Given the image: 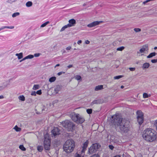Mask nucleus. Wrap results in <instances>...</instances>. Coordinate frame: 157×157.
<instances>
[{"mask_svg": "<svg viewBox=\"0 0 157 157\" xmlns=\"http://www.w3.org/2000/svg\"><path fill=\"white\" fill-rule=\"evenodd\" d=\"M112 121L115 125L118 127L121 132L127 133L129 130V122L123 121L122 117L118 114L112 116Z\"/></svg>", "mask_w": 157, "mask_h": 157, "instance_id": "f257e3e1", "label": "nucleus"}, {"mask_svg": "<svg viewBox=\"0 0 157 157\" xmlns=\"http://www.w3.org/2000/svg\"><path fill=\"white\" fill-rule=\"evenodd\" d=\"M156 135L157 132L154 130L148 128L144 131L142 136L147 141L152 142L156 139Z\"/></svg>", "mask_w": 157, "mask_h": 157, "instance_id": "f03ea898", "label": "nucleus"}, {"mask_svg": "<svg viewBox=\"0 0 157 157\" xmlns=\"http://www.w3.org/2000/svg\"><path fill=\"white\" fill-rule=\"evenodd\" d=\"M75 147V142L72 139L66 141L63 146L64 151L67 153L72 152Z\"/></svg>", "mask_w": 157, "mask_h": 157, "instance_id": "7ed1b4c3", "label": "nucleus"}, {"mask_svg": "<svg viewBox=\"0 0 157 157\" xmlns=\"http://www.w3.org/2000/svg\"><path fill=\"white\" fill-rule=\"evenodd\" d=\"M62 125L66 128L68 131L73 132L75 128V124L70 121L66 120L62 123Z\"/></svg>", "mask_w": 157, "mask_h": 157, "instance_id": "20e7f679", "label": "nucleus"}, {"mask_svg": "<svg viewBox=\"0 0 157 157\" xmlns=\"http://www.w3.org/2000/svg\"><path fill=\"white\" fill-rule=\"evenodd\" d=\"M71 117L72 120L77 123H82L85 121L84 119L80 115L75 113H72L71 115Z\"/></svg>", "mask_w": 157, "mask_h": 157, "instance_id": "39448f33", "label": "nucleus"}, {"mask_svg": "<svg viewBox=\"0 0 157 157\" xmlns=\"http://www.w3.org/2000/svg\"><path fill=\"white\" fill-rule=\"evenodd\" d=\"M51 140L49 138L48 135H45L44 136V147L45 152L47 151H49L50 149Z\"/></svg>", "mask_w": 157, "mask_h": 157, "instance_id": "423d86ee", "label": "nucleus"}, {"mask_svg": "<svg viewBox=\"0 0 157 157\" xmlns=\"http://www.w3.org/2000/svg\"><path fill=\"white\" fill-rule=\"evenodd\" d=\"M100 147V145L97 143L93 144L90 147L88 148L87 154L91 155L95 153Z\"/></svg>", "mask_w": 157, "mask_h": 157, "instance_id": "0eeeda50", "label": "nucleus"}, {"mask_svg": "<svg viewBox=\"0 0 157 157\" xmlns=\"http://www.w3.org/2000/svg\"><path fill=\"white\" fill-rule=\"evenodd\" d=\"M137 121L139 124L141 125L144 122V114L140 110H138L136 112Z\"/></svg>", "mask_w": 157, "mask_h": 157, "instance_id": "6e6552de", "label": "nucleus"}, {"mask_svg": "<svg viewBox=\"0 0 157 157\" xmlns=\"http://www.w3.org/2000/svg\"><path fill=\"white\" fill-rule=\"evenodd\" d=\"M51 133L52 136L56 138L60 134L61 131L58 128L54 127L51 131Z\"/></svg>", "mask_w": 157, "mask_h": 157, "instance_id": "1a4fd4ad", "label": "nucleus"}, {"mask_svg": "<svg viewBox=\"0 0 157 157\" xmlns=\"http://www.w3.org/2000/svg\"><path fill=\"white\" fill-rule=\"evenodd\" d=\"M89 144L88 140H87L85 142L83 143L82 146V149L81 151L82 154H85V152Z\"/></svg>", "mask_w": 157, "mask_h": 157, "instance_id": "9d476101", "label": "nucleus"}, {"mask_svg": "<svg viewBox=\"0 0 157 157\" xmlns=\"http://www.w3.org/2000/svg\"><path fill=\"white\" fill-rule=\"evenodd\" d=\"M102 21H96L88 24L87 25L88 27L89 28H91L94 27L97 25H99L100 23H102Z\"/></svg>", "mask_w": 157, "mask_h": 157, "instance_id": "9b49d317", "label": "nucleus"}, {"mask_svg": "<svg viewBox=\"0 0 157 157\" xmlns=\"http://www.w3.org/2000/svg\"><path fill=\"white\" fill-rule=\"evenodd\" d=\"M68 21L69 23L67 25L69 27L74 26L76 24V21L74 19H71L69 20Z\"/></svg>", "mask_w": 157, "mask_h": 157, "instance_id": "f8f14e48", "label": "nucleus"}, {"mask_svg": "<svg viewBox=\"0 0 157 157\" xmlns=\"http://www.w3.org/2000/svg\"><path fill=\"white\" fill-rule=\"evenodd\" d=\"M148 50V45L147 44H146L143 46L142 48L140 49V52L141 53H144L145 51L146 50L147 51Z\"/></svg>", "mask_w": 157, "mask_h": 157, "instance_id": "ddd939ff", "label": "nucleus"}, {"mask_svg": "<svg viewBox=\"0 0 157 157\" xmlns=\"http://www.w3.org/2000/svg\"><path fill=\"white\" fill-rule=\"evenodd\" d=\"M61 87L59 85H57L54 88V91L53 93L54 94H56L58 93V92L60 90Z\"/></svg>", "mask_w": 157, "mask_h": 157, "instance_id": "4468645a", "label": "nucleus"}, {"mask_svg": "<svg viewBox=\"0 0 157 157\" xmlns=\"http://www.w3.org/2000/svg\"><path fill=\"white\" fill-rule=\"evenodd\" d=\"M150 65L149 63H145L143 64L142 67L143 70H145L148 68L150 67Z\"/></svg>", "mask_w": 157, "mask_h": 157, "instance_id": "2eb2a0df", "label": "nucleus"}, {"mask_svg": "<svg viewBox=\"0 0 157 157\" xmlns=\"http://www.w3.org/2000/svg\"><path fill=\"white\" fill-rule=\"evenodd\" d=\"M101 103V101L100 99L94 100L91 103V105H93L95 104H100Z\"/></svg>", "mask_w": 157, "mask_h": 157, "instance_id": "dca6fc26", "label": "nucleus"}, {"mask_svg": "<svg viewBox=\"0 0 157 157\" xmlns=\"http://www.w3.org/2000/svg\"><path fill=\"white\" fill-rule=\"evenodd\" d=\"M157 53L155 52H153L150 53L148 56H147V58H150L155 56Z\"/></svg>", "mask_w": 157, "mask_h": 157, "instance_id": "f3484780", "label": "nucleus"}, {"mask_svg": "<svg viewBox=\"0 0 157 157\" xmlns=\"http://www.w3.org/2000/svg\"><path fill=\"white\" fill-rule=\"evenodd\" d=\"M103 89V86L101 85H99L98 86H96L95 89V91H98L100 90H101Z\"/></svg>", "mask_w": 157, "mask_h": 157, "instance_id": "a211bd4d", "label": "nucleus"}, {"mask_svg": "<svg viewBox=\"0 0 157 157\" xmlns=\"http://www.w3.org/2000/svg\"><path fill=\"white\" fill-rule=\"evenodd\" d=\"M15 55L18 57V58L19 59L22 58L23 56V53L22 52H21L19 53H16Z\"/></svg>", "mask_w": 157, "mask_h": 157, "instance_id": "6ab92c4d", "label": "nucleus"}, {"mask_svg": "<svg viewBox=\"0 0 157 157\" xmlns=\"http://www.w3.org/2000/svg\"><path fill=\"white\" fill-rule=\"evenodd\" d=\"M37 149L39 152H41L43 150V147L42 146L38 145L37 147Z\"/></svg>", "mask_w": 157, "mask_h": 157, "instance_id": "aec40b11", "label": "nucleus"}, {"mask_svg": "<svg viewBox=\"0 0 157 157\" xmlns=\"http://www.w3.org/2000/svg\"><path fill=\"white\" fill-rule=\"evenodd\" d=\"M33 5V3L31 1H28L26 3V6L27 7L31 6Z\"/></svg>", "mask_w": 157, "mask_h": 157, "instance_id": "412c9836", "label": "nucleus"}, {"mask_svg": "<svg viewBox=\"0 0 157 157\" xmlns=\"http://www.w3.org/2000/svg\"><path fill=\"white\" fill-rule=\"evenodd\" d=\"M56 79V78L55 77H52L49 78V81L50 82H54Z\"/></svg>", "mask_w": 157, "mask_h": 157, "instance_id": "4be33fe9", "label": "nucleus"}, {"mask_svg": "<svg viewBox=\"0 0 157 157\" xmlns=\"http://www.w3.org/2000/svg\"><path fill=\"white\" fill-rule=\"evenodd\" d=\"M151 95L150 94H148L145 93H144L143 94V97L144 98H148Z\"/></svg>", "mask_w": 157, "mask_h": 157, "instance_id": "5701e85b", "label": "nucleus"}, {"mask_svg": "<svg viewBox=\"0 0 157 157\" xmlns=\"http://www.w3.org/2000/svg\"><path fill=\"white\" fill-rule=\"evenodd\" d=\"M16 131L17 132H20L21 131V128L18 127L17 125H16L14 128Z\"/></svg>", "mask_w": 157, "mask_h": 157, "instance_id": "b1692460", "label": "nucleus"}, {"mask_svg": "<svg viewBox=\"0 0 157 157\" xmlns=\"http://www.w3.org/2000/svg\"><path fill=\"white\" fill-rule=\"evenodd\" d=\"M19 148L22 151H25L26 149L25 147H24L23 145H21L19 146Z\"/></svg>", "mask_w": 157, "mask_h": 157, "instance_id": "393cba45", "label": "nucleus"}, {"mask_svg": "<svg viewBox=\"0 0 157 157\" xmlns=\"http://www.w3.org/2000/svg\"><path fill=\"white\" fill-rule=\"evenodd\" d=\"M49 22L48 21H47L45 22L42 24L40 26V27L43 28L45 26L47 25L49 23Z\"/></svg>", "mask_w": 157, "mask_h": 157, "instance_id": "a878e982", "label": "nucleus"}, {"mask_svg": "<svg viewBox=\"0 0 157 157\" xmlns=\"http://www.w3.org/2000/svg\"><path fill=\"white\" fill-rule=\"evenodd\" d=\"M39 86L38 85H34L33 88V90H36L39 89Z\"/></svg>", "mask_w": 157, "mask_h": 157, "instance_id": "bb28decb", "label": "nucleus"}, {"mask_svg": "<svg viewBox=\"0 0 157 157\" xmlns=\"http://www.w3.org/2000/svg\"><path fill=\"white\" fill-rule=\"evenodd\" d=\"M123 77V76L122 75H117L114 77V79H118Z\"/></svg>", "mask_w": 157, "mask_h": 157, "instance_id": "cd10ccee", "label": "nucleus"}, {"mask_svg": "<svg viewBox=\"0 0 157 157\" xmlns=\"http://www.w3.org/2000/svg\"><path fill=\"white\" fill-rule=\"evenodd\" d=\"M27 59H31L34 57V56L33 55H29L26 56Z\"/></svg>", "mask_w": 157, "mask_h": 157, "instance_id": "c85d7f7f", "label": "nucleus"}, {"mask_svg": "<svg viewBox=\"0 0 157 157\" xmlns=\"http://www.w3.org/2000/svg\"><path fill=\"white\" fill-rule=\"evenodd\" d=\"M74 157H85V156L84 155L82 156L81 154L77 153L75 154Z\"/></svg>", "mask_w": 157, "mask_h": 157, "instance_id": "c756f323", "label": "nucleus"}, {"mask_svg": "<svg viewBox=\"0 0 157 157\" xmlns=\"http://www.w3.org/2000/svg\"><path fill=\"white\" fill-rule=\"evenodd\" d=\"M124 48V47L123 46H121L120 47L118 48H117V50L118 51H122Z\"/></svg>", "mask_w": 157, "mask_h": 157, "instance_id": "7c9ffc66", "label": "nucleus"}, {"mask_svg": "<svg viewBox=\"0 0 157 157\" xmlns=\"http://www.w3.org/2000/svg\"><path fill=\"white\" fill-rule=\"evenodd\" d=\"M14 27L13 26H5L3 27V29H5V28H8V29H13L14 28Z\"/></svg>", "mask_w": 157, "mask_h": 157, "instance_id": "2f4dec72", "label": "nucleus"}, {"mask_svg": "<svg viewBox=\"0 0 157 157\" xmlns=\"http://www.w3.org/2000/svg\"><path fill=\"white\" fill-rule=\"evenodd\" d=\"M20 14V13L18 12H16L14 13H13L12 15V16L13 17H16L17 16L19 15Z\"/></svg>", "mask_w": 157, "mask_h": 157, "instance_id": "473e14b6", "label": "nucleus"}, {"mask_svg": "<svg viewBox=\"0 0 157 157\" xmlns=\"http://www.w3.org/2000/svg\"><path fill=\"white\" fill-rule=\"evenodd\" d=\"M92 109H86V112L88 114H91L92 113Z\"/></svg>", "mask_w": 157, "mask_h": 157, "instance_id": "72a5a7b5", "label": "nucleus"}, {"mask_svg": "<svg viewBox=\"0 0 157 157\" xmlns=\"http://www.w3.org/2000/svg\"><path fill=\"white\" fill-rule=\"evenodd\" d=\"M19 99L22 101H24L25 100V98L23 95L20 96L19 97Z\"/></svg>", "mask_w": 157, "mask_h": 157, "instance_id": "f704fd0d", "label": "nucleus"}, {"mask_svg": "<svg viewBox=\"0 0 157 157\" xmlns=\"http://www.w3.org/2000/svg\"><path fill=\"white\" fill-rule=\"evenodd\" d=\"M69 27L68 26H67V25H66L64 26H63L61 29L60 31H64L66 28Z\"/></svg>", "mask_w": 157, "mask_h": 157, "instance_id": "c9c22d12", "label": "nucleus"}, {"mask_svg": "<svg viewBox=\"0 0 157 157\" xmlns=\"http://www.w3.org/2000/svg\"><path fill=\"white\" fill-rule=\"evenodd\" d=\"M134 30L136 32H140L141 31V29H140L138 28H134Z\"/></svg>", "mask_w": 157, "mask_h": 157, "instance_id": "e433bc0d", "label": "nucleus"}, {"mask_svg": "<svg viewBox=\"0 0 157 157\" xmlns=\"http://www.w3.org/2000/svg\"><path fill=\"white\" fill-rule=\"evenodd\" d=\"M75 78L77 80H80L81 79V77L80 75H77L75 76Z\"/></svg>", "mask_w": 157, "mask_h": 157, "instance_id": "4c0bfd02", "label": "nucleus"}, {"mask_svg": "<svg viewBox=\"0 0 157 157\" xmlns=\"http://www.w3.org/2000/svg\"><path fill=\"white\" fill-rule=\"evenodd\" d=\"M36 92V94L39 95H40L42 94L41 90H37Z\"/></svg>", "mask_w": 157, "mask_h": 157, "instance_id": "58836bf2", "label": "nucleus"}, {"mask_svg": "<svg viewBox=\"0 0 157 157\" xmlns=\"http://www.w3.org/2000/svg\"><path fill=\"white\" fill-rule=\"evenodd\" d=\"M109 148L111 150H113L114 148V147L112 145H109Z\"/></svg>", "mask_w": 157, "mask_h": 157, "instance_id": "ea45409f", "label": "nucleus"}, {"mask_svg": "<svg viewBox=\"0 0 157 157\" xmlns=\"http://www.w3.org/2000/svg\"><path fill=\"white\" fill-rule=\"evenodd\" d=\"M151 61L153 63H156L157 62V59H151Z\"/></svg>", "mask_w": 157, "mask_h": 157, "instance_id": "a19ab883", "label": "nucleus"}, {"mask_svg": "<svg viewBox=\"0 0 157 157\" xmlns=\"http://www.w3.org/2000/svg\"><path fill=\"white\" fill-rule=\"evenodd\" d=\"M36 92L35 91H32L31 93V95L33 96H35L36 95Z\"/></svg>", "mask_w": 157, "mask_h": 157, "instance_id": "79ce46f5", "label": "nucleus"}, {"mask_svg": "<svg viewBox=\"0 0 157 157\" xmlns=\"http://www.w3.org/2000/svg\"><path fill=\"white\" fill-rule=\"evenodd\" d=\"M40 53H35L33 55L34 56H34H35V57H39L40 56Z\"/></svg>", "mask_w": 157, "mask_h": 157, "instance_id": "37998d69", "label": "nucleus"}, {"mask_svg": "<svg viewBox=\"0 0 157 157\" xmlns=\"http://www.w3.org/2000/svg\"><path fill=\"white\" fill-rule=\"evenodd\" d=\"M129 69L130 71H133L135 70L136 68L135 67H129Z\"/></svg>", "mask_w": 157, "mask_h": 157, "instance_id": "c03bdc74", "label": "nucleus"}, {"mask_svg": "<svg viewBox=\"0 0 157 157\" xmlns=\"http://www.w3.org/2000/svg\"><path fill=\"white\" fill-rule=\"evenodd\" d=\"M90 157H100L99 155L97 154H95L92 156H91Z\"/></svg>", "mask_w": 157, "mask_h": 157, "instance_id": "a18cd8bd", "label": "nucleus"}, {"mask_svg": "<svg viewBox=\"0 0 157 157\" xmlns=\"http://www.w3.org/2000/svg\"><path fill=\"white\" fill-rule=\"evenodd\" d=\"M62 73H65V72H63V71H61V72H58V73H57V75H61Z\"/></svg>", "mask_w": 157, "mask_h": 157, "instance_id": "49530a36", "label": "nucleus"}, {"mask_svg": "<svg viewBox=\"0 0 157 157\" xmlns=\"http://www.w3.org/2000/svg\"><path fill=\"white\" fill-rule=\"evenodd\" d=\"M16 1V0H8V2L9 3H11L12 2H15Z\"/></svg>", "mask_w": 157, "mask_h": 157, "instance_id": "de8ad7c7", "label": "nucleus"}, {"mask_svg": "<svg viewBox=\"0 0 157 157\" xmlns=\"http://www.w3.org/2000/svg\"><path fill=\"white\" fill-rule=\"evenodd\" d=\"M6 86H0V91L3 90Z\"/></svg>", "mask_w": 157, "mask_h": 157, "instance_id": "09e8293b", "label": "nucleus"}, {"mask_svg": "<svg viewBox=\"0 0 157 157\" xmlns=\"http://www.w3.org/2000/svg\"><path fill=\"white\" fill-rule=\"evenodd\" d=\"M71 48V46H68L66 48V49L67 50H70Z\"/></svg>", "mask_w": 157, "mask_h": 157, "instance_id": "8fccbe9b", "label": "nucleus"}, {"mask_svg": "<svg viewBox=\"0 0 157 157\" xmlns=\"http://www.w3.org/2000/svg\"><path fill=\"white\" fill-rule=\"evenodd\" d=\"M73 67L72 65H70L67 66V67L68 68H70Z\"/></svg>", "mask_w": 157, "mask_h": 157, "instance_id": "3c124183", "label": "nucleus"}, {"mask_svg": "<svg viewBox=\"0 0 157 157\" xmlns=\"http://www.w3.org/2000/svg\"><path fill=\"white\" fill-rule=\"evenodd\" d=\"M85 43L87 44H88L90 43V42L88 40H86L85 41Z\"/></svg>", "mask_w": 157, "mask_h": 157, "instance_id": "603ef678", "label": "nucleus"}, {"mask_svg": "<svg viewBox=\"0 0 157 157\" xmlns=\"http://www.w3.org/2000/svg\"><path fill=\"white\" fill-rule=\"evenodd\" d=\"M82 43V41L81 40H79L78 41L77 43L78 44H81Z\"/></svg>", "mask_w": 157, "mask_h": 157, "instance_id": "864d4df0", "label": "nucleus"}, {"mask_svg": "<svg viewBox=\"0 0 157 157\" xmlns=\"http://www.w3.org/2000/svg\"><path fill=\"white\" fill-rule=\"evenodd\" d=\"M4 98V96L2 95L0 96V99H2Z\"/></svg>", "mask_w": 157, "mask_h": 157, "instance_id": "5fc2aeb1", "label": "nucleus"}, {"mask_svg": "<svg viewBox=\"0 0 157 157\" xmlns=\"http://www.w3.org/2000/svg\"><path fill=\"white\" fill-rule=\"evenodd\" d=\"M27 59V58H26V57H24V58H23L22 59V60L23 61L25 59Z\"/></svg>", "mask_w": 157, "mask_h": 157, "instance_id": "6e6d98bb", "label": "nucleus"}, {"mask_svg": "<svg viewBox=\"0 0 157 157\" xmlns=\"http://www.w3.org/2000/svg\"><path fill=\"white\" fill-rule=\"evenodd\" d=\"M60 65V64H57L56 66H55V67H58V66H59Z\"/></svg>", "mask_w": 157, "mask_h": 157, "instance_id": "4d7b16f0", "label": "nucleus"}, {"mask_svg": "<svg viewBox=\"0 0 157 157\" xmlns=\"http://www.w3.org/2000/svg\"><path fill=\"white\" fill-rule=\"evenodd\" d=\"M138 156H140V157H142V156L140 154H139L138 155Z\"/></svg>", "mask_w": 157, "mask_h": 157, "instance_id": "13d9d810", "label": "nucleus"}, {"mask_svg": "<svg viewBox=\"0 0 157 157\" xmlns=\"http://www.w3.org/2000/svg\"><path fill=\"white\" fill-rule=\"evenodd\" d=\"M124 87V86H121V88L123 89Z\"/></svg>", "mask_w": 157, "mask_h": 157, "instance_id": "bf43d9fd", "label": "nucleus"}, {"mask_svg": "<svg viewBox=\"0 0 157 157\" xmlns=\"http://www.w3.org/2000/svg\"><path fill=\"white\" fill-rule=\"evenodd\" d=\"M157 49V47H155L154 48V49H155V50H156Z\"/></svg>", "mask_w": 157, "mask_h": 157, "instance_id": "052dcab7", "label": "nucleus"}, {"mask_svg": "<svg viewBox=\"0 0 157 157\" xmlns=\"http://www.w3.org/2000/svg\"><path fill=\"white\" fill-rule=\"evenodd\" d=\"M3 27H2L1 28H0V31H1V30L3 29Z\"/></svg>", "mask_w": 157, "mask_h": 157, "instance_id": "680f3d73", "label": "nucleus"}, {"mask_svg": "<svg viewBox=\"0 0 157 157\" xmlns=\"http://www.w3.org/2000/svg\"><path fill=\"white\" fill-rule=\"evenodd\" d=\"M66 52L65 50H64L63 52V53H65Z\"/></svg>", "mask_w": 157, "mask_h": 157, "instance_id": "e2e57ef3", "label": "nucleus"}, {"mask_svg": "<svg viewBox=\"0 0 157 157\" xmlns=\"http://www.w3.org/2000/svg\"><path fill=\"white\" fill-rule=\"evenodd\" d=\"M85 5H86V4H84L83 5V6H85Z\"/></svg>", "mask_w": 157, "mask_h": 157, "instance_id": "0e129e2a", "label": "nucleus"}, {"mask_svg": "<svg viewBox=\"0 0 157 157\" xmlns=\"http://www.w3.org/2000/svg\"><path fill=\"white\" fill-rule=\"evenodd\" d=\"M22 61H23L22 60V59H21V60L20 61V62H22Z\"/></svg>", "mask_w": 157, "mask_h": 157, "instance_id": "69168bd1", "label": "nucleus"}]
</instances>
